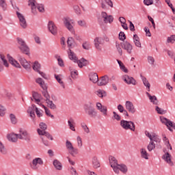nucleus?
Here are the masks:
<instances>
[{
    "label": "nucleus",
    "mask_w": 175,
    "mask_h": 175,
    "mask_svg": "<svg viewBox=\"0 0 175 175\" xmlns=\"http://www.w3.org/2000/svg\"><path fill=\"white\" fill-rule=\"evenodd\" d=\"M109 163L112 167L114 173L118 174L120 172L122 173H126L128 172V167L125 164H118L117 159L113 156L109 157Z\"/></svg>",
    "instance_id": "1"
},
{
    "label": "nucleus",
    "mask_w": 175,
    "mask_h": 175,
    "mask_svg": "<svg viewBox=\"0 0 175 175\" xmlns=\"http://www.w3.org/2000/svg\"><path fill=\"white\" fill-rule=\"evenodd\" d=\"M85 113L90 117L94 118L98 116V112L94 107V104L92 102H88L83 105Z\"/></svg>",
    "instance_id": "2"
},
{
    "label": "nucleus",
    "mask_w": 175,
    "mask_h": 175,
    "mask_svg": "<svg viewBox=\"0 0 175 175\" xmlns=\"http://www.w3.org/2000/svg\"><path fill=\"white\" fill-rule=\"evenodd\" d=\"M40 129H38L37 131L40 136H45L49 140H54L53 135L50 134V133L46 131L47 129V124L44 122H40L39 124Z\"/></svg>",
    "instance_id": "3"
},
{
    "label": "nucleus",
    "mask_w": 175,
    "mask_h": 175,
    "mask_svg": "<svg viewBox=\"0 0 175 175\" xmlns=\"http://www.w3.org/2000/svg\"><path fill=\"white\" fill-rule=\"evenodd\" d=\"M120 126L122 129H124V131H132V132H135L136 129L133 122L125 120H120Z\"/></svg>",
    "instance_id": "4"
},
{
    "label": "nucleus",
    "mask_w": 175,
    "mask_h": 175,
    "mask_svg": "<svg viewBox=\"0 0 175 175\" xmlns=\"http://www.w3.org/2000/svg\"><path fill=\"white\" fill-rule=\"evenodd\" d=\"M63 23L64 26L68 31H70L73 35H75V21L69 17H64L63 18Z\"/></svg>",
    "instance_id": "5"
},
{
    "label": "nucleus",
    "mask_w": 175,
    "mask_h": 175,
    "mask_svg": "<svg viewBox=\"0 0 175 175\" xmlns=\"http://www.w3.org/2000/svg\"><path fill=\"white\" fill-rule=\"evenodd\" d=\"M16 40H17L18 47L19 50L24 54L27 55L28 53H29V48L28 47V46H27L25 41H24L23 38H17Z\"/></svg>",
    "instance_id": "6"
},
{
    "label": "nucleus",
    "mask_w": 175,
    "mask_h": 175,
    "mask_svg": "<svg viewBox=\"0 0 175 175\" xmlns=\"http://www.w3.org/2000/svg\"><path fill=\"white\" fill-rule=\"evenodd\" d=\"M43 160L42 158L36 157L32 160L29 163L30 167L32 170H38L40 166L43 165Z\"/></svg>",
    "instance_id": "7"
},
{
    "label": "nucleus",
    "mask_w": 175,
    "mask_h": 175,
    "mask_svg": "<svg viewBox=\"0 0 175 175\" xmlns=\"http://www.w3.org/2000/svg\"><path fill=\"white\" fill-rule=\"evenodd\" d=\"M18 139L20 140H25V142H31V134L27 130L21 129H19Z\"/></svg>",
    "instance_id": "8"
},
{
    "label": "nucleus",
    "mask_w": 175,
    "mask_h": 175,
    "mask_svg": "<svg viewBox=\"0 0 175 175\" xmlns=\"http://www.w3.org/2000/svg\"><path fill=\"white\" fill-rule=\"evenodd\" d=\"M9 62L5 55L0 54V72H3L5 68H9Z\"/></svg>",
    "instance_id": "9"
},
{
    "label": "nucleus",
    "mask_w": 175,
    "mask_h": 175,
    "mask_svg": "<svg viewBox=\"0 0 175 175\" xmlns=\"http://www.w3.org/2000/svg\"><path fill=\"white\" fill-rule=\"evenodd\" d=\"M94 44L98 51H102V46L105 44V40L102 37H96L94 40Z\"/></svg>",
    "instance_id": "10"
},
{
    "label": "nucleus",
    "mask_w": 175,
    "mask_h": 175,
    "mask_svg": "<svg viewBox=\"0 0 175 175\" xmlns=\"http://www.w3.org/2000/svg\"><path fill=\"white\" fill-rule=\"evenodd\" d=\"M163 152L165 154L163 155L162 159L166 163L169 165V166H173L174 163H173V161H172V154L169 153V152H166L165 150H163Z\"/></svg>",
    "instance_id": "11"
},
{
    "label": "nucleus",
    "mask_w": 175,
    "mask_h": 175,
    "mask_svg": "<svg viewBox=\"0 0 175 175\" xmlns=\"http://www.w3.org/2000/svg\"><path fill=\"white\" fill-rule=\"evenodd\" d=\"M101 17L103 18V21L105 24H111L113 21H114V17L111 15H107V13L106 12H101Z\"/></svg>",
    "instance_id": "12"
},
{
    "label": "nucleus",
    "mask_w": 175,
    "mask_h": 175,
    "mask_svg": "<svg viewBox=\"0 0 175 175\" xmlns=\"http://www.w3.org/2000/svg\"><path fill=\"white\" fill-rule=\"evenodd\" d=\"M16 15L19 20V24H20L21 27H22V28L25 29V28H27V27L28 25L27 24V21L25 20V17L24 16V15H23V14H21L18 12H16Z\"/></svg>",
    "instance_id": "13"
},
{
    "label": "nucleus",
    "mask_w": 175,
    "mask_h": 175,
    "mask_svg": "<svg viewBox=\"0 0 175 175\" xmlns=\"http://www.w3.org/2000/svg\"><path fill=\"white\" fill-rule=\"evenodd\" d=\"M28 6L31 8V13L34 14V16H36V14H38V11H36L38 2H36V0H29Z\"/></svg>",
    "instance_id": "14"
},
{
    "label": "nucleus",
    "mask_w": 175,
    "mask_h": 175,
    "mask_svg": "<svg viewBox=\"0 0 175 175\" xmlns=\"http://www.w3.org/2000/svg\"><path fill=\"white\" fill-rule=\"evenodd\" d=\"M145 135L150 139V141H154L156 143H160L161 139L158 137V135L154 133H150L147 131H145Z\"/></svg>",
    "instance_id": "15"
},
{
    "label": "nucleus",
    "mask_w": 175,
    "mask_h": 175,
    "mask_svg": "<svg viewBox=\"0 0 175 175\" xmlns=\"http://www.w3.org/2000/svg\"><path fill=\"white\" fill-rule=\"evenodd\" d=\"M125 108L126 110H127L129 113H131V114H135V113H136V108L133 102L126 101Z\"/></svg>",
    "instance_id": "16"
},
{
    "label": "nucleus",
    "mask_w": 175,
    "mask_h": 175,
    "mask_svg": "<svg viewBox=\"0 0 175 175\" xmlns=\"http://www.w3.org/2000/svg\"><path fill=\"white\" fill-rule=\"evenodd\" d=\"M48 29H49V32H51V33H52V35L55 36L58 33V28L57 27V26L53 21L49 22Z\"/></svg>",
    "instance_id": "17"
},
{
    "label": "nucleus",
    "mask_w": 175,
    "mask_h": 175,
    "mask_svg": "<svg viewBox=\"0 0 175 175\" xmlns=\"http://www.w3.org/2000/svg\"><path fill=\"white\" fill-rule=\"evenodd\" d=\"M18 61H19L21 65H22V66L24 68V69H25L28 72H29V70H31V64H29V62H28V61H27V59H25V58L19 57Z\"/></svg>",
    "instance_id": "18"
},
{
    "label": "nucleus",
    "mask_w": 175,
    "mask_h": 175,
    "mask_svg": "<svg viewBox=\"0 0 175 175\" xmlns=\"http://www.w3.org/2000/svg\"><path fill=\"white\" fill-rule=\"evenodd\" d=\"M96 107L98 111H100L102 113L103 116L106 117L107 116V107L102 105V103H96Z\"/></svg>",
    "instance_id": "19"
},
{
    "label": "nucleus",
    "mask_w": 175,
    "mask_h": 175,
    "mask_svg": "<svg viewBox=\"0 0 175 175\" xmlns=\"http://www.w3.org/2000/svg\"><path fill=\"white\" fill-rule=\"evenodd\" d=\"M123 81L126 82V84L136 85V79L129 75H124L122 77Z\"/></svg>",
    "instance_id": "20"
},
{
    "label": "nucleus",
    "mask_w": 175,
    "mask_h": 175,
    "mask_svg": "<svg viewBox=\"0 0 175 175\" xmlns=\"http://www.w3.org/2000/svg\"><path fill=\"white\" fill-rule=\"evenodd\" d=\"M33 98H31V100L36 102L37 105H39L40 106L42 107V95L39 94L38 92H33L32 94Z\"/></svg>",
    "instance_id": "21"
},
{
    "label": "nucleus",
    "mask_w": 175,
    "mask_h": 175,
    "mask_svg": "<svg viewBox=\"0 0 175 175\" xmlns=\"http://www.w3.org/2000/svg\"><path fill=\"white\" fill-rule=\"evenodd\" d=\"M122 49L124 50H126L127 51L128 54H132V50L133 49V46H132V44L128 42H124L121 44Z\"/></svg>",
    "instance_id": "22"
},
{
    "label": "nucleus",
    "mask_w": 175,
    "mask_h": 175,
    "mask_svg": "<svg viewBox=\"0 0 175 175\" xmlns=\"http://www.w3.org/2000/svg\"><path fill=\"white\" fill-rule=\"evenodd\" d=\"M7 139L8 142H11V143H17L18 142V134L11 133L7 135Z\"/></svg>",
    "instance_id": "23"
},
{
    "label": "nucleus",
    "mask_w": 175,
    "mask_h": 175,
    "mask_svg": "<svg viewBox=\"0 0 175 175\" xmlns=\"http://www.w3.org/2000/svg\"><path fill=\"white\" fill-rule=\"evenodd\" d=\"M107 84H109V76L107 75L101 77L100 79L98 80V82L97 83V85L100 87L107 85Z\"/></svg>",
    "instance_id": "24"
},
{
    "label": "nucleus",
    "mask_w": 175,
    "mask_h": 175,
    "mask_svg": "<svg viewBox=\"0 0 175 175\" xmlns=\"http://www.w3.org/2000/svg\"><path fill=\"white\" fill-rule=\"evenodd\" d=\"M7 58L10 62V64H11V65H12V66H14L15 68H21V66L20 65V63L18 62H17L16 59H14V58H13V57L10 56V55H7Z\"/></svg>",
    "instance_id": "25"
},
{
    "label": "nucleus",
    "mask_w": 175,
    "mask_h": 175,
    "mask_svg": "<svg viewBox=\"0 0 175 175\" xmlns=\"http://www.w3.org/2000/svg\"><path fill=\"white\" fill-rule=\"evenodd\" d=\"M36 109H38V107H36V105H31V106L29 107L27 109V113L30 114V117L31 118H35V117H36V116L35 115V111H36Z\"/></svg>",
    "instance_id": "26"
},
{
    "label": "nucleus",
    "mask_w": 175,
    "mask_h": 175,
    "mask_svg": "<svg viewBox=\"0 0 175 175\" xmlns=\"http://www.w3.org/2000/svg\"><path fill=\"white\" fill-rule=\"evenodd\" d=\"M89 79L90 80V81H92V83H98L99 81V77H98V74L95 73V72H91L89 75Z\"/></svg>",
    "instance_id": "27"
},
{
    "label": "nucleus",
    "mask_w": 175,
    "mask_h": 175,
    "mask_svg": "<svg viewBox=\"0 0 175 175\" xmlns=\"http://www.w3.org/2000/svg\"><path fill=\"white\" fill-rule=\"evenodd\" d=\"M140 77L142 79V81L143 82V84L144 85V87L146 88V90L148 92H150V88H151V84H150V82L148 81V80L147 79V78H146V77L143 76V75H140Z\"/></svg>",
    "instance_id": "28"
},
{
    "label": "nucleus",
    "mask_w": 175,
    "mask_h": 175,
    "mask_svg": "<svg viewBox=\"0 0 175 175\" xmlns=\"http://www.w3.org/2000/svg\"><path fill=\"white\" fill-rule=\"evenodd\" d=\"M95 94L101 99H103V98H106V96H107V93L104 90L99 89L95 92Z\"/></svg>",
    "instance_id": "29"
},
{
    "label": "nucleus",
    "mask_w": 175,
    "mask_h": 175,
    "mask_svg": "<svg viewBox=\"0 0 175 175\" xmlns=\"http://www.w3.org/2000/svg\"><path fill=\"white\" fill-rule=\"evenodd\" d=\"M133 42L135 44V46H136V47H139V49H141L142 42H140V38H139L137 34H134L133 35Z\"/></svg>",
    "instance_id": "30"
},
{
    "label": "nucleus",
    "mask_w": 175,
    "mask_h": 175,
    "mask_svg": "<svg viewBox=\"0 0 175 175\" xmlns=\"http://www.w3.org/2000/svg\"><path fill=\"white\" fill-rule=\"evenodd\" d=\"M76 62L79 68H83V66H87V65H88L89 64L88 60L84 58H81V59L77 60Z\"/></svg>",
    "instance_id": "31"
},
{
    "label": "nucleus",
    "mask_w": 175,
    "mask_h": 175,
    "mask_svg": "<svg viewBox=\"0 0 175 175\" xmlns=\"http://www.w3.org/2000/svg\"><path fill=\"white\" fill-rule=\"evenodd\" d=\"M75 120L72 118H70L68 120V125L69 126V129L72 131L73 132H76V129H75Z\"/></svg>",
    "instance_id": "32"
},
{
    "label": "nucleus",
    "mask_w": 175,
    "mask_h": 175,
    "mask_svg": "<svg viewBox=\"0 0 175 175\" xmlns=\"http://www.w3.org/2000/svg\"><path fill=\"white\" fill-rule=\"evenodd\" d=\"M147 96L149 98L150 101L151 103H153V105H158V99L157 98V96H151L148 92H146Z\"/></svg>",
    "instance_id": "33"
},
{
    "label": "nucleus",
    "mask_w": 175,
    "mask_h": 175,
    "mask_svg": "<svg viewBox=\"0 0 175 175\" xmlns=\"http://www.w3.org/2000/svg\"><path fill=\"white\" fill-rule=\"evenodd\" d=\"M53 165L56 170H62V163H61V161L55 159L53 162Z\"/></svg>",
    "instance_id": "34"
},
{
    "label": "nucleus",
    "mask_w": 175,
    "mask_h": 175,
    "mask_svg": "<svg viewBox=\"0 0 175 175\" xmlns=\"http://www.w3.org/2000/svg\"><path fill=\"white\" fill-rule=\"evenodd\" d=\"M68 58L73 61V62H77V57H76V54L71 49H69L68 51Z\"/></svg>",
    "instance_id": "35"
},
{
    "label": "nucleus",
    "mask_w": 175,
    "mask_h": 175,
    "mask_svg": "<svg viewBox=\"0 0 175 175\" xmlns=\"http://www.w3.org/2000/svg\"><path fill=\"white\" fill-rule=\"evenodd\" d=\"M92 165L94 169H98V167H100V163H99V160H98V157H93Z\"/></svg>",
    "instance_id": "36"
},
{
    "label": "nucleus",
    "mask_w": 175,
    "mask_h": 175,
    "mask_svg": "<svg viewBox=\"0 0 175 175\" xmlns=\"http://www.w3.org/2000/svg\"><path fill=\"white\" fill-rule=\"evenodd\" d=\"M140 152L142 158L146 160L148 159L150 154L147 152V150L145 148H141Z\"/></svg>",
    "instance_id": "37"
},
{
    "label": "nucleus",
    "mask_w": 175,
    "mask_h": 175,
    "mask_svg": "<svg viewBox=\"0 0 175 175\" xmlns=\"http://www.w3.org/2000/svg\"><path fill=\"white\" fill-rule=\"evenodd\" d=\"M36 83H37V84H39L40 87L42 89L47 90V88L44 85V81H43L42 78H37L36 79Z\"/></svg>",
    "instance_id": "38"
},
{
    "label": "nucleus",
    "mask_w": 175,
    "mask_h": 175,
    "mask_svg": "<svg viewBox=\"0 0 175 175\" xmlns=\"http://www.w3.org/2000/svg\"><path fill=\"white\" fill-rule=\"evenodd\" d=\"M74 43H75V39L72 37H68L67 40V44H68V47L69 48V50L73 48Z\"/></svg>",
    "instance_id": "39"
},
{
    "label": "nucleus",
    "mask_w": 175,
    "mask_h": 175,
    "mask_svg": "<svg viewBox=\"0 0 175 175\" xmlns=\"http://www.w3.org/2000/svg\"><path fill=\"white\" fill-rule=\"evenodd\" d=\"M117 62L122 72H124V73H128V69L125 68V65H124V63L121 62L120 60L117 59Z\"/></svg>",
    "instance_id": "40"
},
{
    "label": "nucleus",
    "mask_w": 175,
    "mask_h": 175,
    "mask_svg": "<svg viewBox=\"0 0 175 175\" xmlns=\"http://www.w3.org/2000/svg\"><path fill=\"white\" fill-rule=\"evenodd\" d=\"M68 152L72 155V157H76V155L79 154V149L72 147L70 150H68Z\"/></svg>",
    "instance_id": "41"
},
{
    "label": "nucleus",
    "mask_w": 175,
    "mask_h": 175,
    "mask_svg": "<svg viewBox=\"0 0 175 175\" xmlns=\"http://www.w3.org/2000/svg\"><path fill=\"white\" fill-rule=\"evenodd\" d=\"M55 79L60 84L61 87H62V88L65 89V84L64 83V81H62V79H61V76L55 75Z\"/></svg>",
    "instance_id": "42"
},
{
    "label": "nucleus",
    "mask_w": 175,
    "mask_h": 175,
    "mask_svg": "<svg viewBox=\"0 0 175 175\" xmlns=\"http://www.w3.org/2000/svg\"><path fill=\"white\" fill-rule=\"evenodd\" d=\"M155 141H150L147 146V149L149 152L152 151V150H155V143H154Z\"/></svg>",
    "instance_id": "43"
},
{
    "label": "nucleus",
    "mask_w": 175,
    "mask_h": 175,
    "mask_svg": "<svg viewBox=\"0 0 175 175\" xmlns=\"http://www.w3.org/2000/svg\"><path fill=\"white\" fill-rule=\"evenodd\" d=\"M82 47L84 49V50H90L91 49V43L90 41H85L82 44Z\"/></svg>",
    "instance_id": "44"
},
{
    "label": "nucleus",
    "mask_w": 175,
    "mask_h": 175,
    "mask_svg": "<svg viewBox=\"0 0 175 175\" xmlns=\"http://www.w3.org/2000/svg\"><path fill=\"white\" fill-rule=\"evenodd\" d=\"M70 71L72 79H77V76L79 75L77 70L70 68Z\"/></svg>",
    "instance_id": "45"
},
{
    "label": "nucleus",
    "mask_w": 175,
    "mask_h": 175,
    "mask_svg": "<svg viewBox=\"0 0 175 175\" xmlns=\"http://www.w3.org/2000/svg\"><path fill=\"white\" fill-rule=\"evenodd\" d=\"M77 143L78 148H81V147H83V139L79 135L77 137Z\"/></svg>",
    "instance_id": "46"
},
{
    "label": "nucleus",
    "mask_w": 175,
    "mask_h": 175,
    "mask_svg": "<svg viewBox=\"0 0 175 175\" xmlns=\"http://www.w3.org/2000/svg\"><path fill=\"white\" fill-rule=\"evenodd\" d=\"M175 42V35H171L167 38V43H171L173 44Z\"/></svg>",
    "instance_id": "47"
},
{
    "label": "nucleus",
    "mask_w": 175,
    "mask_h": 175,
    "mask_svg": "<svg viewBox=\"0 0 175 175\" xmlns=\"http://www.w3.org/2000/svg\"><path fill=\"white\" fill-rule=\"evenodd\" d=\"M33 69L36 72H40V64H39V62H35L33 66Z\"/></svg>",
    "instance_id": "48"
},
{
    "label": "nucleus",
    "mask_w": 175,
    "mask_h": 175,
    "mask_svg": "<svg viewBox=\"0 0 175 175\" xmlns=\"http://www.w3.org/2000/svg\"><path fill=\"white\" fill-rule=\"evenodd\" d=\"M41 107H43V109H44L45 114H46L48 117H51V118H54V116L51 114L49 109H47L46 106H44V105H42Z\"/></svg>",
    "instance_id": "49"
},
{
    "label": "nucleus",
    "mask_w": 175,
    "mask_h": 175,
    "mask_svg": "<svg viewBox=\"0 0 175 175\" xmlns=\"http://www.w3.org/2000/svg\"><path fill=\"white\" fill-rule=\"evenodd\" d=\"M46 103H47L49 107H50V109H51L52 110H55V109H57V106L54 105L53 100H49L48 101H46Z\"/></svg>",
    "instance_id": "50"
},
{
    "label": "nucleus",
    "mask_w": 175,
    "mask_h": 175,
    "mask_svg": "<svg viewBox=\"0 0 175 175\" xmlns=\"http://www.w3.org/2000/svg\"><path fill=\"white\" fill-rule=\"evenodd\" d=\"M0 152L3 155L6 154L7 153L6 148H5V146L3 145L2 142L1 141H0Z\"/></svg>",
    "instance_id": "51"
},
{
    "label": "nucleus",
    "mask_w": 175,
    "mask_h": 175,
    "mask_svg": "<svg viewBox=\"0 0 175 175\" xmlns=\"http://www.w3.org/2000/svg\"><path fill=\"white\" fill-rule=\"evenodd\" d=\"M81 126L82 129L84 131L85 133H90V128H88L85 123H81Z\"/></svg>",
    "instance_id": "52"
},
{
    "label": "nucleus",
    "mask_w": 175,
    "mask_h": 175,
    "mask_svg": "<svg viewBox=\"0 0 175 175\" xmlns=\"http://www.w3.org/2000/svg\"><path fill=\"white\" fill-rule=\"evenodd\" d=\"M73 9L76 14H77L78 16H80V14H81V10L80 9V7L79 5H73Z\"/></svg>",
    "instance_id": "53"
},
{
    "label": "nucleus",
    "mask_w": 175,
    "mask_h": 175,
    "mask_svg": "<svg viewBox=\"0 0 175 175\" xmlns=\"http://www.w3.org/2000/svg\"><path fill=\"white\" fill-rule=\"evenodd\" d=\"M77 24H78V25H79V27H82L83 28L87 27V22H85V21H84V20L78 21Z\"/></svg>",
    "instance_id": "54"
},
{
    "label": "nucleus",
    "mask_w": 175,
    "mask_h": 175,
    "mask_svg": "<svg viewBox=\"0 0 175 175\" xmlns=\"http://www.w3.org/2000/svg\"><path fill=\"white\" fill-rule=\"evenodd\" d=\"M42 95L45 98L46 102L50 100V94H49V92L48 91H46V90L43 91L42 92Z\"/></svg>",
    "instance_id": "55"
},
{
    "label": "nucleus",
    "mask_w": 175,
    "mask_h": 175,
    "mask_svg": "<svg viewBox=\"0 0 175 175\" xmlns=\"http://www.w3.org/2000/svg\"><path fill=\"white\" fill-rule=\"evenodd\" d=\"M10 118L11 120L12 124H17V118H16V116H14V114L11 113L10 115Z\"/></svg>",
    "instance_id": "56"
},
{
    "label": "nucleus",
    "mask_w": 175,
    "mask_h": 175,
    "mask_svg": "<svg viewBox=\"0 0 175 175\" xmlns=\"http://www.w3.org/2000/svg\"><path fill=\"white\" fill-rule=\"evenodd\" d=\"M147 59L150 65H154V64L155 63V59H154V57L152 56H148Z\"/></svg>",
    "instance_id": "57"
},
{
    "label": "nucleus",
    "mask_w": 175,
    "mask_h": 175,
    "mask_svg": "<svg viewBox=\"0 0 175 175\" xmlns=\"http://www.w3.org/2000/svg\"><path fill=\"white\" fill-rule=\"evenodd\" d=\"M66 147L68 151H69L73 147V144H72V142H70V141L67 140L66 142Z\"/></svg>",
    "instance_id": "58"
},
{
    "label": "nucleus",
    "mask_w": 175,
    "mask_h": 175,
    "mask_svg": "<svg viewBox=\"0 0 175 175\" xmlns=\"http://www.w3.org/2000/svg\"><path fill=\"white\" fill-rule=\"evenodd\" d=\"M113 118H114V120H116V121H121V116H119L117 112L113 111Z\"/></svg>",
    "instance_id": "59"
},
{
    "label": "nucleus",
    "mask_w": 175,
    "mask_h": 175,
    "mask_svg": "<svg viewBox=\"0 0 175 175\" xmlns=\"http://www.w3.org/2000/svg\"><path fill=\"white\" fill-rule=\"evenodd\" d=\"M5 107L0 105V117H3L5 116Z\"/></svg>",
    "instance_id": "60"
},
{
    "label": "nucleus",
    "mask_w": 175,
    "mask_h": 175,
    "mask_svg": "<svg viewBox=\"0 0 175 175\" xmlns=\"http://www.w3.org/2000/svg\"><path fill=\"white\" fill-rule=\"evenodd\" d=\"M156 111H157L158 114H166V111L159 108V107H156Z\"/></svg>",
    "instance_id": "61"
},
{
    "label": "nucleus",
    "mask_w": 175,
    "mask_h": 175,
    "mask_svg": "<svg viewBox=\"0 0 175 175\" xmlns=\"http://www.w3.org/2000/svg\"><path fill=\"white\" fill-rule=\"evenodd\" d=\"M126 36H125V33H124V32H122V31H120V33H119V39H120V40H125V39H126Z\"/></svg>",
    "instance_id": "62"
},
{
    "label": "nucleus",
    "mask_w": 175,
    "mask_h": 175,
    "mask_svg": "<svg viewBox=\"0 0 175 175\" xmlns=\"http://www.w3.org/2000/svg\"><path fill=\"white\" fill-rule=\"evenodd\" d=\"M0 6L3 10L6 9V2L5 1V0H0Z\"/></svg>",
    "instance_id": "63"
},
{
    "label": "nucleus",
    "mask_w": 175,
    "mask_h": 175,
    "mask_svg": "<svg viewBox=\"0 0 175 175\" xmlns=\"http://www.w3.org/2000/svg\"><path fill=\"white\" fill-rule=\"evenodd\" d=\"M116 47L120 54V55H122V49H121V46H120V44L116 43Z\"/></svg>",
    "instance_id": "64"
}]
</instances>
